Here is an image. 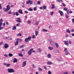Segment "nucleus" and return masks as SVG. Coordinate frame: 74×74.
I'll return each instance as SVG.
<instances>
[{
    "label": "nucleus",
    "mask_w": 74,
    "mask_h": 74,
    "mask_svg": "<svg viewBox=\"0 0 74 74\" xmlns=\"http://www.w3.org/2000/svg\"><path fill=\"white\" fill-rule=\"evenodd\" d=\"M34 25H39L38 22H36L35 24H34Z\"/></svg>",
    "instance_id": "nucleus-34"
},
{
    "label": "nucleus",
    "mask_w": 74,
    "mask_h": 74,
    "mask_svg": "<svg viewBox=\"0 0 74 74\" xmlns=\"http://www.w3.org/2000/svg\"><path fill=\"white\" fill-rule=\"evenodd\" d=\"M62 4L63 5L64 7H66V5L65 4H64V3H62Z\"/></svg>",
    "instance_id": "nucleus-43"
},
{
    "label": "nucleus",
    "mask_w": 74,
    "mask_h": 74,
    "mask_svg": "<svg viewBox=\"0 0 74 74\" xmlns=\"http://www.w3.org/2000/svg\"><path fill=\"white\" fill-rule=\"evenodd\" d=\"M16 16H18V15H19V14L18 13V11H17L16 13Z\"/></svg>",
    "instance_id": "nucleus-36"
},
{
    "label": "nucleus",
    "mask_w": 74,
    "mask_h": 74,
    "mask_svg": "<svg viewBox=\"0 0 74 74\" xmlns=\"http://www.w3.org/2000/svg\"><path fill=\"white\" fill-rule=\"evenodd\" d=\"M56 53H59V51L58 50H56Z\"/></svg>",
    "instance_id": "nucleus-57"
},
{
    "label": "nucleus",
    "mask_w": 74,
    "mask_h": 74,
    "mask_svg": "<svg viewBox=\"0 0 74 74\" xmlns=\"http://www.w3.org/2000/svg\"><path fill=\"white\" fill-rule=\"evenodd\" d=\"M12 13V12H11V11H9L8 12V14H11Z\"/></svg>",
    "instance_id": "nucleus-47"
},
{
    "label": "nucleus",
    "mask_w": 74,
    "mask_h": 74,
    "mask_svg": "<svg viewBox=\"0 0 74 74\" xmlns=\"http://www.w3.org/2000/svg\"><path fill=\"white\" fill-rule=\"evenodd\" d=\"M13 15H15L16 14V12H13L12 13Z\"/></svg>",
    "instance_id": "nucleus-48"
},
{
    "label": "nucleus",
    "mask_w": 74,
    "mask_h": 74,
    "mask_svg": "<svg viewBox=\"0 0 74 74\" xmlns=\"http://www.w3.org/2000/svg\"><path fill=\"white\" fill-rule=\"evenodd\" d=\"M4 56H5V57H8V54H4Z\"/></svg>",
    "instance_id": "nucleus-51"
},
{
    "label": "nucleus",
    "mask_w": 74,
    "mask_h": 74,
    "mask_svg": "<svg viewBox=\"0 0 74 74\" xmlns=\"http://www.w3.org/2000/svg\"><path fill=\"white\" fill-rule=\"evenodd\" d=\"M69 15H66L65 16L66 18H68Z\"/></svg>",
    "instance_id": "nucleus-52"
},
{
    "label": "nucleus",
    "mask_w": 74,
    "mask_h": 74,
    "mask_svg": "<svg viewBox=\"0 0 74 74\" xmlns=\"http://www.w3.org/2000/svg\"><path fill=\"white\" fill-rule=\"evenodd\" d=\"M7 10H8H8H10V7L9 5H7Z\"/></svg>",
    "instance_id": "nucleus-13"
},
{
    "label": "nucleus",
    "mask_w": 74,
    "mask_h": 74,
    "mask_svg": "<svg viewBox=\"0 0 74 74\" xmlns=\"http://www.w3.org/2000/svg\"><path fill=\"white\" fill-rule=\"evenodd\" d=\"M20 23H17V24H16V26H20Z\"/></svg>",
    "instance_id": "nucleus-39"
},
{
    "label": "nucleus",
    "mask_w": 74,
    "mask_h": 74,
    "mask_svg": "<svg viewBox=\"0 0 74 74\" xmlns=\"http://www.w3.org/2000/svg\"><path fill=\"white\" fill-rule=\"evenodd\" d=\"M3 43V42H0V45H2Z\"/></svg>",
    "instance_id": "nucleus-37"
},
{
    "label": "nucleus",
    "mask_w": 74,
    "mask_h": 74,
    "mask_svg": "<svg viewBox=\"0 0 74 74\" xmlns=\"http://www.w3.org/2000/svg\"><path fill=\"white\" fill-rule=\"evenodd\" d=\"M32 38H35V35H33L32 36Z\"/></svg>",
    "instance_id": "nucleus-46"
},
{
    "label": "nucleus",
    "mask_w": 74,
    "mask_h": 74,
    "mask_svg": "<svg viewBox=\"0 0 74 74\" xmlns=\"http://www.w3.org/2000/svg\"><path fill=\"white\" fill-rule=\"evenodd\" d=\"M32 38L31 36H29L27 37V38H26L25 39V41L27 42H28L29 41H30L31 39Z\"/></svg>",
    "instance_id": "nucleus-2"
},
{
    "label": "nucleus",
    "mask_w": 74,
    "mask_h": 74,
    "mask_svg": "<svg viewBox=\"0 0 74 74\" xmlns=\"http://www.w3.org/2000/svg\"><path fill=\"white\" fill-rule=\"evenodd\" d=\"M25 5L24 4H23L22 5V7H23V8H25Z\"/></svg>",
    "instance_id": "nucleus-49"
},
{
    "label": "nucleus",
    "mask_w": 74,
    "mask_h": 74,
    "mask_svg": "<svg viewBox=\"0 0 74 74\" xmlns=\"http://www.w3.org/2000/svg\"><path fill=\"white\" fill-rule=\"evenodd\" d=\"M66 32H67L68 33H70L71 32V30H69V29H68L67 30H66Z\"/></svg>",
    "instance_id": "nucleus-25"
},
{
    "label": "nucleus",
    "mask_w": 74,
    "mask_h": 74,
    "mask_svg": "<svg viewBox=\"0 0 74 74\" xmlns=\"http://www.w3.org/2000/svg\"><path fill=\"white\" fill-rule=\"evenodd\" d=\"M72 21L73 23H74V18H73L72 19Z\"/></svg>",
    "instance_id": "nucleus-53"
},
{
    "label": "nucleus",
    "mask_w": 74,
    "mask_h": 74,
    "mask_svg": "<svg viewBox=\"0 0 74 74\" xmlns=\"http://www.w3.org/2000/svg\"><path fill=\"white\" fill-rule=\"evenodd\" d=\"M6 24L7 25H9V23L8 22H7L6 23Z\"/></svg>",
    "instance_id": "nucleus-55"
},
{
    "label": "nucleus",
    "mask_w": 74,
    "mask_h": 74,
    "mask_svg": "<svg viewBox=\"0 0 74 74\" xmlns=\"http://www.w3.org/2000/svg\"><path fill=\"white\" fill-rule=\"evenodd\" d=\"M14 60L13 62L14 63L15 62H18V60L17 59H16V58H14Z\"/></svg>",
    "instance_id": "nucleus-14"
},
{
    "label": "nucleus",
    "mask_w": 74,
    "mask_h": 74,
    "mask_svg": "<svg viewBox=\"0 0 74 74\" xmlns=\"http://www.w3.org/2000/svg\"><path fill=\"white\" fill-rule=\"evenodd\" d=\"M69 35L68 34H66V37H68Z\"/></svg>",
    "instance_id": "nucleus-59"
},
{
    "label": "nucleus",
    "mask_w": 74,
    "mask_h": 74,
    "mask_svg": "<svg viewBox=\"0 0 74 74\" xmlns=\"http://www.w3.org/2000/svg\"><path fill=\"white\" fill-rule=\"evenodd\" d=\"M33 49H32H32H30L29 51H28V54L29 55V56L30 55H31V54H32V51H33Z\"/></svg>",
    "instance_id": "nucleus-4"
},
{
    "label": "nucleus",
    "mask_w": 74,
    "mask_h": 74,
    "mask_svg": "<svg viewBox=\"0 0 74 74\" xmlns=\"http://www.w3.org/2000/svg\"><path fill=\"white\" fill-rule=\"evenodd\" d=\"M42 31H43V32H47L48 30H47V29H42Z\"/></svg>",
    "instance_id": "nucleus-24"
},
{
    "label": "nucleus",
    "mask_w": 74,
    "mask_h": 74,
    "mask_svg": "<svg viewBox=\"0 0 74 74\" xmlns=\"http://www.w3.org/2000/svg\"><path fill=\"white\" fill-rule=\"evenodd\" d=\"M48 74H51V71H48Z\"/></svg>",
    "instance_id": "nucleus-50"
},
{
    "label": "nucleus",
    "mask_w": 74,
    "mask_h": 74,
    "mask_svg": "<svg viewBox=\"0 0 74 74\" xmlns=\"http://www.w3.org/2000/svg\"><path fill=\"white\" fill-rule=\"evenodd\" d=\"M3 65H6V66H7V63H4Z\"/></svg>",
    "instance_id": "nucleus-58"
},
{
    "label": "nucleus",
    "mask_w": 74,
    "mask_h": 74,
    "mask_svg": "<svg viewBox=\"0 0 74 74\" xmlns=\"http://www.w3.org/2000/svg\"><path fill=\"white\" fill-rule=\"evenodd\" d=\"M8 72L9 73H13V72H15V71L12 68H11V69H8Z\"/></svg>",
    "instance_id": "nucleus-3"
},
{
    "label": "nucleus",
    "mask_w": 74,
    "mask_h": 74,
    "mask_svg": "<svg viewBox=\"0 0 74 74\" xmlns=\"http://www.w3.org/2000/svg\"><path fill=\"white\" fill-rule=\"evenodd\" d=\"M68 72H65V73H64L63 74H68Z\"/></svg>",
    "instance_id": "nucleus-62"
},
{
    "label": "nucleus",
    "mask_w": 74,
    "mask_h": 74,
    "mask_svg": "<svg viewBox=\"0 0 74 74\" xmlns=\"http://www.w3.org/2000/svg\"><path fill=\"white\" fill-rule=\"evenodd\" d=\"M36 7H37V6L34 7V11H36V9H37Z\"/></svg>",
    "instance_id": "nucleus-41"
},
{
    "label": "nucleus",
    "mask_w": 74,
    "mask_h": 74,
    "mask_svg": "<svg viewBox=\"0 0 74 74\" xmlns=\"http://www.w3.org/2000/svg\"><path fill=\"white\" fill-rule=\"evenodd\" d=\"M38 70H39V71H42V69H41V68H40V67L38 68Z\"/></svg>",
    "instance_id": "nucleus-31"
},
{
    "label": "nucleus",
    "mask_w": 74,
    "mask_h": 74,
    "mask_svg": "<svg viewBox=\"0 0 74 74\" xmlns=\"http://www.w3.org/2000/svg\"><path fill=\"white\" fill-rule=\"evenodd\" d=\"M19 56H20V57H23V55L22 54H21V53H19V54H18Z\"/></svg>",
    "instance_id": "nucleus-22"
},
{
    "label": "nucleus",
    "mask_w": 74,
    "mask_h": 74,
    "mask_svg": "<svg viewBox=\"0 0 74 74\" xmlns=\"http://www.w3.org/2000/svg\"><path fill=\"white\" fill-rule=\"evenodd\" d=\"M69 10H67L66 12L68 14H69Z\"/></svg>",
    "instance_id": "nucleus-60"
},
{
    "label": "nucleus",
    "mask_w": 74,
    "mask_h": 74,
    "mask_svg": "<svg viewBox=\"0 0 74 74\" xmlns=\"http://www.w3.org/2000/svg\"><path fill=\"white\" fill-rule=\"evenodd\" d=\"M9 56L10 57H12V56H13V55L12 54H11V53H9Z\"/></svg>",
    "instance_id": "nucleus-26"
},
{
    "label": "nucleus",
    "mask_w": 74,
    "mask_h": 74,
    "mask_svg": "<svg viewBox=\"0 0 74 74\" xmlns=\"http://www.w3.org/2000/svg\"><path fill=\"white\" fill-rule=\"evenodd\" d=\"M69 12L70 13V14H71L73 12L72 11H69Z\"/></svg>",
    "instance_id": "nucleus-64"
},
{
    "label": "nucleus",
    "mask_w": 74,
    "mask_h": 74,
    "mask_svg": "<svg viewBox=\"0 0 74 74\" xmlns=\"http://www.w3.org/2000/svg\"><path fill=\"white\" fill-rule=\"evenodd\" d=\"M18 11L20 14H23V11L21 10H18Z\"/></svg>",
    "instance_id": "nucleus-16"
},
{
    "label": "nucleus",
    "mask_w": 74,
    "mask_h": 74,
    "mask_svg": "<svg viewBox=\"0 0 74 74\" xmlns=\"http://www.w3.org/2000/svg\"><path fill=\"white\" fill-rule=\"evenodd\" d=\"M26 61H24V62H23V64L22 65V67H24V66H25L26 64Z\"/></svg>",
    "instance_id": "nucleus-7"
},
{
    "label": "nucleus",
    "mask_w": 74,
    "mask_h": 74,
    "mask_svg": "<svg viewBox=\"0 0 74 74\" xmlns=\"http://www.w3.org/2000/svg\"><path fill=\"white\" fill-rule=\"evenodd\" d=\"M38 51H39L40 52H42V50L41 49H40V48H39L38 49Z\"/></svg>",
    "instance_id": "nucleus-35"
},
{
    "label": "nucleus",
    "mask_w": 74,
    "mask_h": 74,
    "mask_svg": "<svg viewBox=\"0 0 74 74\" xmlns=\"http://www.w3.org/2000/svg\"><path fill=\"white\" fill-rule=\"evenodd\" d=\"M59 12L61 16H63V12L62 11H61L60 10H59Z\"/></svg>",
    "instance_id": "nucleus-8"
},
{
    "label": "nucleus",
    "mask_w": 74,
    "mask_h": 74,
    "mask_svg": "<svg viewBox=\"0 0 74 74\" xmlns=\"http://www.w3.org/2000/svg\"><path fill=\"white\" fill-rule=\"evenodd\" d=\"M38 32L37 30L35 31V35L36 36H37V35H38Z\"/></svg>",
    "instance_id": "nucleus-17"
},
{
    "label": "nucleus",
    "mask_w": 74,
    "mask_h": 74,
    "mask_svg": "<svg viewBox=\"0 0 74 74\" xmlns=\"http://www.w3.org/2000/svg\"><path fill=\"white\" fill-rule=\"evenodd\" d=\"M56 8V7L55 5H54V4H52V7H51V8L52 9H54V8Z\"/></svg>",
    "instance_id": "nucleus-20"
},
{
    "label": "nucleus",
    "mask_w": 74,
    "mask_h": 74,
    "mask_svg": "<svg viewBox=\"0 0 74 74\" xmlns=\"http://www.w3.org/2000/svg\"><path fill=\"white\" fill-rule=\"evenodd\" d=\"M18 43H19V41L18 40H16V41L15 42V46H16V45H18Z\"/></svg>",
    "instance_id": "nucleus-12"
},
{
    "label": "nucleus",
    "mask_w": 74,
    "mask_h": 74,
    "mask_svg": "<svg viewBox=\"0 0 74 74\" xmlns=\"http://www.w3.org/2000/svg\"><path fill=\"white\" fill-rule=\"evenodd\" d=\"M27 23H31V21H28Z\"/></svg>",
    "instance_id": "nucleus-61"
},
{
    "label": "nucleus",
    "mask_w": 74,
    "mask_h": 74,
    "mask_svg": "<svg viewBox=\"0 0 74 74\" xmlns=\"http://www.w3.org/2000/svg\"><path fill=\"white\" fill-rule=\"evenodd\" d=\"M47 57L48 58H50L51 57V55L50 54H48Z\"/></svg>",
    "instance_id": "nucleus-15"
},
{
    "label": "nucleus",
    "mask_w": 74,
    "mask_h": 74,
    "mask_svg": "<svg viewBox=\"0 0 74 74\" xmlns=\"http://www.w3.org/2000/svg\"><path fill=\"white\" fill-rule=\"evenodd\" d=\"M37 3L38 4H40V1H38L37 2Z\"/></svg>",
    "instance_id": "nucleus-40"
},
{
    "label": "nucleus",
    "mask_w": 74,
    "mask_h": 74,
    "mask_svg": "<svg viewBox=\"0 0 74 74\" xmlns=\"http://www.w3.org/2000/svg\"><path fill=\"white\" fill-rule=\"evenodd\" d=\"M3 10L4 11H5V12H8V10L7 9V8H3Z\"/></svg>",
    "instance_id": "nucleus-19"
},
{
    "label": "nucleus",
    "mask_w": 74,
    "mask_h": 74,
    "mask_svg": "<svg viewBox=\"0 0 74 74\" xmlns=\"http://www.w3.org/2000/svg\"><path fill=\"white\" fill-rule=\"evenodd\" d=\"M64 44L67 46H68L69 45V42L68 41H66L65 40L64 42Z\"/></svg>",
    "instance_id": "nucleus-6"
},
{
    "label": "nucleus",
    "mask_w": 74,
    "mask_h": 74,
    "mask_svg": "<svg viewBox=\"0 0 74 74\" xmlns=\"http://www.w3.org/2000/svg\"><path fill=\"white\" fill-rule=\"evenodd\" d=\"M64 11H66L67 12V11L68 9L66 7H65L64 8Z\"/></svg>",
    "instance_id": "nucleus-28"
},
{
    "label": "nucleus",
    "mask_w": 74,
    "mask_h": 74,
    "mask_svg": "<svg viewBox=\"0 0 74 74\" xmlns=\"http://www.w3.org/2000/svg\"><path fill=\"white\" fill-rule=\"evenodd\" d=\"M17 36H22V34L21 33H19L17 34Z\"/></svg>",
    "instance_id": "nucleus-30"
},
{
    "label": "nucleus",
    "mask_w": 74,
    "mask_h": 74,
    "mask_svg": "<svg viewBox=\"0 0 74 74\" xmlns=\"http://www.w3.org/2000/svg\"><path fill=\"white\" fill-rule=\"evenodd\" d=\"M42 7L44 10H46L47 8L46 5H43Z\"/></svg>",
    "instance_id": "nucleus-21"
},
{
    "label": "nucleus",
    "mask_w": 74,
    "mask_h": 74,
    "mask_svg": "<svg viewBox=\"0 0 74 74\" xmlns=\"http://www.w3.org/2000/svg\"><path fill=\"white\" fill-rule=\"evenodd\" d=\"M28 10H29V11H33V9H32V8H29Z\"/></svg>",
    "instance_id": "nucleus-33"
},
{
    "label": "nucleus",
    "mask_w": 74,
    "mask_h": 74,
    "mask_svg": "<svg viewBox=\"0 0 74 74\" xmlns=\"http://www.w3.org/2000/svg\"><path fill=\"white\" fill-rule=\"evenodd\" d=\"M4 47L5 48H8L9 47L8 44H5Z\"/></svg>",
    "instance_id": "nucleus-10"
},
{
    "label": "nucleus",
    "mask_w": 74,
    "mask_h": 74,
    "mask_svg": "<svg viewBox=\"0 0 74 74\" xmlns=\"http://www.w3.org/2000/svg\"><path fill=\"white\" fill-rule=\"evenodd\" d=\"M12 29L13 30H16V26H15V25L13 26L12 27Z\"/></svg>",
    "instance_id": "nucleus-11"
},
{
    "label": "nucleus",
    "mask_w": 74,
    "mask_h": 74,
    "mask_svg": "<svg viewBox=\"0 0 74 74\" xmlns=\"http://www.w3.org/2000/svg\"><path fill=\"white\" fill-rule=\"evenodd\" d=\"M55 45H56V48H59V45L58 43H56Z\"/></svg>",
    "instance_id": "nucleus-18"
},
{
    "label": "nucleus",
    "mask_w": 74,
    "mask_h": 74,
    "mask_svg": "<svg viewBox=\"0 0 74 74\" xmlns=\"http://www.w3.org/2000/svg\"><path fill=\"white\" fill-rule=\"evenodd\" d=\"M7 66L8 67L10 66V64H7Z\"/></svg>",
    "instance_id": "nucleus-38"
},
{
    "label": "nucleus",
    "mask_w": 74,
    "mask_h": 74,
    "mask_svg": "<svg viewBox=\"0 0 74 74\" xmlns=\"http://www.w3.org/2000/svg\"><path fill=\"white\" fill-rule=\"evenodd\" d=\"M54 14V12H51V15H53Z\"/></svg>",
    "instance_id": "nucleus-42"
},
{
    "label": "nucleus",
    "mask_w": 74,
    "mask_h": 74,
    "mask_svg": "<svg viewBox=\"0 0 74 74\" xmlns=\"http://www.w3.org/2000/svg\"><path fill=\"white\" fill-rule=\"evenodd\" d=\"M0 30H1L3 29L4 28L2 26V22H3L2 19H0Z\"/></svg>",
    "instance_id": "nucleus-1"
},
{
    "label": "nucleus",
    "mask_w": 74,
    "mask_h": 74,
    "mask_svg": "<svg viewBox=\"0 0 74 74\" xmlns=\"http://www.w3.org/2000/svg\"><path fill=\"white\" fill-rule=\"evenodd\" d=\"M47 64L48 65H51V64H52V62H48Z\"/></svg>",
    "instance_id": "nucleus-27"
},
{
    "label": "nucleus",
    "mask_w": 74,
    "mask_h": 74,
    "mask_svg": "<svg viewBox=\"0 0 74 74\" xmlns=\"http://www.w3.org/2000/svg\"><path fill=\"white\" fill-rule=\"evenodd\" d=\"M2 9V7L1 6V4H0V10H1Z\"/></svg>",
    "instance_id": "nucleus-45"
},
{
    "label": "nucleus",
    "mask_w": 74,
    "mask_h": 74,
    "mask_svg": "<svg viewBox=\"0 0 74 74\" xmlns=\"http://www.w3.org/2000/svg\"><path fill=\"white\" fill-rule=\"evenodd\" d=\"M66 55H68V54H69L68 51H66Z\"/></svg>",
    "instance_id": "nucleus-44"
},
{
    "label": "nucleus",
    "mask_w": 74,
    "mask_h": 74,
    "mask_svg": "<svg viewBox=\"0 0 74 74\" xmlns=\"http://www.w3.org/2000/svg\"><path fill=\"white\" fill-rule=\"evenodd\" d=\"M69 42L70 44H72V42L71 41H69Z\"/></svg>",
    "instance_id": "nucleus-54"
},
{
    "label": "nucleus",
    "mask_w": 74,
    "mask_h": 74,
    "mask_svg": "<svg viewBox=\"0 0 74 74\" xmlns=\"http://www.w3.org/2000/svg\"><path fill=\"white\" fill-rule=\"evenodd\" d=\"M49 41L50 42V44H51L52 46H54L55 45V44L54 42H53V41H52L51 39H49Z\"/></svg>",
    "instance_id": "nucleus-5"
},
{
    "label": "nucleus",
    "mask_w": 74,
    "mask_h": 74,
    "mask_svg": "<svg viewBox=\"0 0 74 74\" xmlns=\"http://www.w3.org/2000/svg\"><path fill=\"white\" fill-rule=\"evenodd\" d=\"M3 26H5V23H3Z\"/></svg>",
    "instance_id": "nucleus-56"
},
{
    "label": "nucleus",
    "mask_w": 74,
    "mask_h": 74,
    "mask_svg": "<svg viewBox=\"0 0 74 74\" xmlns=\"http://www.w3.org/2000/svg\"><path fill=\"white\" fill-rule=\"evenodd\" d=\"M71 31L72 32H74V29H72Z\"/></svg>",
    "instance_id": "nucleus-63"
},
{
    "label": "nucleus",
    "mask_w": 74,
    "mask_h": 74,
    "mask_svg": "<svg viewBox=\"0 0 74 74\" xmlns=\"http://www.w3.org/2000/svg\"><path fill=\"white\" fill-rule=\"evenodd\" d=\"M16 40H19V41H20V42L21 41H22V39H21L20 38H17V39H16Z\"/></svg>",
    "instance_id": "nucleus-32"
},
{
    "label": "nucleus",
    "mask_w": 74,
    "mask_h": 74,
    "mask_svg": "<svg viewBox=\"0 0 74 74\" xmlns=\"http://www.w3.org/2000/svg\"><path fill=\"white\" fill-rule=\"evenodd\" d=\"M17 20H16V21H18V22L21 23V18H17Z\"/></svg>",
    "instance_id": "nucleus-9"
},
{
    "label": "nucleus",
    "mask_w": 74,
    "mask_h": 74,
    "mask_svg": "<svg viewBox=\"0 0 74 74\" xmlns=\"http://www.w3.org/2000/svg\"><path fill=\"white\" fill-rule=\"evenodd\" d=\"M24 45V44H22V45H21V46L20 47V48H23Z\"/></svg>",
    "instance_id": "nucleus-23"
},
{
    "label": "nucleus",
    "mask_w": 74,
    "mask_h": 74,
    "mask_svg": "<svg viewBox=\"0 0 74 74\" xmlns=\"http://www.w3.org/2000/svg\"><path fill=\"white\" fill-rule=\"evenodd\" d=\"M48 48L50 50H52L53 49V47H48Z\"/></svg>",
    "instance_id": "nucleus-29"
}]
</instances>
